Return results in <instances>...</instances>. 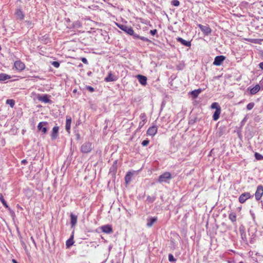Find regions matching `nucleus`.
<instances>
[{
	"label": "nucleus",
	"instance_id": "nucleus-14",
	"mask_svg": "<svg viewBox=\"0 0 263 263\" xmlns=\"http://www.w3.org/2000/svg\"><path fill=\"white\" fill-rule=\"evenodd\" d=\"M137 78L139 82V83L145 86L147 84V78L145 76L138 74L137 76Z\"/></svg>",
	"mask_w": 263,
	"mask_h": 263
},
{
	"label": "nucleus",
	"instance_id": "nucleus-26",
	"mask_svg": "<svg viewBox=\"0 0 263 263\" xmlns=\"http://www.w3.org/2000/svg\"><path fill=\"white\" fill-rule=\"evenodd\" d=\"M246 41L255 43V44H261V42L263 41V39H246Z\"/></svg>",
	"mask_w": 263,
	"mask_h": 263
},
{
	"label": "nucleus",
	"instance_id": "nucleus-16",
	"mask_svg": "<svg viewBox=\"0 0 263 263\" xmlns=\"http://www.w3.org/2000/svg\"><path fill=\"white\" fill-rule=\"evenodd\" d=\"M59 127L54 126L52 130L51 138L52 140L55 139L58 136Z\"/></svg>",
	"mask_w": 263,
	"mask_h": 263
},
{
	"label": "nucleus",
	"instance_id": "nucleus-42",
	"mask_svg": "<svg viewBox=\"0 0 263 263\" xmlns=\"http://www.w3.org/2000/svg\"><path fill=\"white\" fill-rule=\"evenodd\" d=\"M86 88L87 90H88L90 92H93L94 91V88L90 86H87Z\"/></svg>",
	"mask_w": 263,
	"mask_h": 263
},
{
	"label": "nucleus",
	"instance_id": "nucleus-19",
	"mask_svg": "<svg viewBox=\"0 0 263 263\" xmlns=\"http://www.w3.org/2000/svg\"><path fill=\"white\" fill-rule=\"evenodd\" d=\"M157 217H151L147 219V226L148 227H151L157 221Z\"/></svg>",
	"mask_w": 263,
	"mask_h": 263
},
{
	"label": "nucleus",
	"instance_id": "nucleus-8",
	"mask_svg": "<svg viewBox=\"0 0 263 263\" xmlns=\"http://www.w3.org/2000/svg\"><path fill=\"white\" fill-rule=\"evenodd\" d=\"M157 126L156 125H153L148 128L146 134L148 136H154L157 134Z\"/></svg>",
	"mask_w": 263,
	"mask_h": 263
},
{
	"label": "nucleus",
	"instance_id": "nucleus-40",
	"mask_svg": "<svg viewBox=\"0 0 263 263\" xmlns=\"http://www.w3.org/2000/svg\"><path fill=\"white\" fill-rule=\"evenodd\" d=\"M52 65L55 68H58L60 66V63L57 61L53 62Z\"/></svg>",
	"mask_w": 263,
	"mask_h": 263
},
{
	"label": "nucleus",
	"instance_id": "nucleus-34",
	"mask_svg": "<svg viewBox=\"0 0 263 263\" xmlns=\"http://www.w3.org/2000/svg\"><path fill=\"white\" fill-rule=\"evenodd\" d=\"M155 199H156V197L155 196H148L146 198V201L148 203H152V202H154Z\"/></svg>",
	"mask_w": 263,
	"mask_h": 263
},
{
	"label": "nucleus",
	"instance_id": "nucleus-11",
	"mask_svg": "<svg viewBox=\"0 0 263 263\" xmlns=\"http://www.w3.org/2000/svg\"><path fill=\"white\" fill-rule=\"evenodd\" d=\"M100 228L102 231L104 233L110 234L112 232V228L111 225H104L102 226Z\"/></svg>",
	"mask_w": 263,
	"mask_h": 263
},
{
	"label": "nucleus",
	"instance_id": "nucleus-37",
	"mask_svg": "<svg viewBox=\"0 0 263 263\" xmlns=\"http://www.w3.org/2000/svg\"><path fill=\"white\" fill-rule=\"evenodd\" d=\"M254 103L253 102H251L247 105V108L248 110H250L252 109L254 107Z\"/></svg>",
	"mask_w": 263,
	"mask_h": 263
},
{
	"label": "nucleus",
	"instance_id": "nucleus-17",
	"mask_svg": "<svg viewBox=\"0 0 263 263\" xmlns=\"http://www.w3.org/2000/svg\"><path fill=\"white\" fill-rule=\"evenodd\" d=\"M16 18L20 20H23L24 18L23 12L21 9H17L15 12Z\"/></svg>",
	"mask_w": 263,
	"mask_h": 263
},
{
	"label": "nucleus",
	"instance_id": "nucleus-20",
	"mask_svg": "<svg viewBox=\"0 0 263 263\" xmlns=\"http://www.w3.org/2000/svg\"><path fill=\"white\" fill-rule=\"evenodd\" d=\"M220 114H221V109H219L218 108L217 109H216L215 111V112L213 115V120L217 121L219 118Z\"/></svg>",
	"mask_w": 263,
	"mask_h": 263
},
{
	"label": "nucleus",
	"instance_id": "nucleus-30",
	"mask_svg": "<svg viewBox=\"0 0 263 263\" xmlns=\"http://www.w3.org/2000/svg\"><path fill=\"white\" fill-rule=\"evenodd\" d=\"M0 201L2 202V203H3V205L7 209H9V207L8 206V205L7 204V202H6V201L5 200L4 198V197L2 195V194H0Z\"/></svg>",
	"mask_w": 263,
	"mask_h": 263
},
{
	"label": "nucleus",
	"instance_id": "nucleus-38",
	"mask_svg": "<svg viewBox=\"0 0 263 263\" xmlns=\"http://www.w3.org/2000/svg\"><path fill=\"white\" fill-rule=\"evenodd\" d=\"M171 4L176 7L180 5V2L178 0H173L171 2Z\"/></svg>",
	"mask_w": 263,
	"mask_h": 263
},
{
	"label": "nucleus",
	"instance_id": "nucleus-6",
	"mask_svg": "<svg viewBox=\"0 0 263 263\" xmlns=\"http://www.w3.org/2000/svg\"><path fill=\"white\" fill-rule=\"evenodd\" d=\"M251 197V195L249 192H246L241 194L239 197V201L241 203H243L245 201L250 198Z\"/></svg>",
	"mask_w": 263,
	"mask_h": 263
},
{
	"label": "nucleus",
	"instance_id": "nucleus-13",
	"mask_svg": "<svg viewBox=\"0 0 263 263\" xmlns=\"http://www.w3.org/2000/svg\"><path fill=\"white\" fill-rule=\"evenodd\" d=\"M82 24L79 21H77L72 23L71 25H68V28L70 29H77L81 27Z\"/></svg>",
	"mask_w": 263,
	"mask_h": 263
},
{
	"label": "nucleus",
	"instance_id": "nucleus-2",
	"mask_svg": "<svg viewBox=\"0 0 263 263\" xmlns=\"http://www.w3.org/2000/svg\"><path fill=\"white\" fill-rule=\"evenodd\" d=\"M172 179V175L170 173L166 172L161 174L158 179V181L160 183L166 182L167 180Z\"/></svg>",
	"mask_w": 263,
	"mask_h": 263
},
{
	"label": "nucleus",
	"instance_id": "nucleus-21",
	"mask_svg": "<svg viewBox=\"0 0 263 263\" xmlns=\"http://www.w3.org/2000/svg\"><path fill=\"white\" fill-rule=\"evenodd\" d=\"M260 89V87L259 85L256 84L254 87L251 89L250 93L251 95H255L259 91Z\"/></svg>",
	"mask_w": 263,
	"mask_h": 263
},
{
	"label": "nucleus",
	"instance_id": "nucleus-28",
	"mask_svg": "<svg viewBox=\"0 0 263 263\" xmlns=\"http://www.w3.org/2000/svg\"><path fill=\"white\" fill-rule=\"evenodd\" d=\"M115 80H116V79L114 78V76L112 74V73L111 72H109L108 73L107 77H106L105 78V81L106 82H112V81H114Z\"/></svg>",
	"mask_w": 263,
	"mask_h": 263
},
{
	"label": "nucleus",
	"instance_id": "nucleus-33",
	"mask_svg": "<svg viewBox=\"0 0 263 263\" xmlns=\"http://www.w3.org/2000/svg\"><path fill=\"white\" fill-rule=\"evenodd\" d=\"M211 108L217 109L218 108L221 109L220 105L217 102L213 103L211 106Z\"/></svg>",
	"mask_w": 263,
	"mask_h": 263
},
{
	"label": "nucleus",
	"instance_id": "nucleus-50",
	"mask_svg": "<svg viewBox=\"0 0 263 263\" xmlns=\"http://www.w3.org/2000/svg\"><path fill=\"white\" fill-rule=\"evenodd\" d=\"M31 240H32L33 241H34V239H33V237H31Z\"/></svg>",
	"mask_w": 263,
	"mask_h": 263
},
{
	"label": "nucleus",
	"instance_id": "nucleus-23",
	"mask_svg": "<svg viewBox=\"0 0 263 263\" xmlns=\"http://www.w3.org/2000/svg\"><path fill=\"white\" fill-rule=\"evenodd\" d=\"M201 91L202 89L201 88H199L192 91L191 92V94L193 96L194 98H196Z\"/></svg>",
	"mask_w": 263,
	"mask_h": 263
},
{
	"label": "nucleus",
	"instance_id": "nucleus-1",
	"mask_svg": "<svg viewBox=\"0 0 263 263\" xmlns=\"http://www.w3.org/2000/svg\"><path fill=\"white\" fill-rule=\"evenodd\" d=\"M116 25L120 29L126 32L127 34L133 36L135 35L134 31L132 27L123 24H116Z\"/></svg>",
	"mask_w": 263,
	"mask_h": 263
},
{
	"label": "nucleus",
	"instance_id": "nucleus-31",
	"mask_svg": "<svg viewBox=\"0 0 263 263\" xmlns=\"http://www.w3.org/2000/svg\"><path fill=\"white\" fill-rule=\"evenodd\" d=\"M134 37H135V38L140 39V40H142L143 41H146V42H150L151 41L149 39H148L147 38H146L145 37L140 36L139 35H137V34L134 35Z\"/></svg>",
	"mask_w": 263,
	"mask_h": 263
},
{
	"label": "nucleus",
	"instance_id": "nucleus-47",
	"mask_svg": "<svg viewBox=\"0 0 263 263\" xmlns=\"http://www.w3.org/2000/svg\"><path fill=\"white\" fill-rule=\"evenodd\" d=\"M259 67L260 68L263 70V62L259 63Z\"/></svg>",
	"mask_w": 263,
	"mask_h": 263
},
{
	"label": "nucleus",
	"instance_id": "nucleus-10",
	"mask_svg": "<svg viewBox=\"0 0 263 263\" xmlns=\"http://www.w3.org/2000/svg\"><path fill=\"white\" fill-rule=\"evenodd\" d=\"M14 67L16 70L19 71L23 70L25 68V65L24 63L21 61H16L14 64Z\"/></svg>",
	"mask_w": 263,
	"mask_h": 263
},
{
	"label": "nucleus",
	"instance_id": "nucleus-7",
	"mask_svg": "<svg viewBox=\"0 0 263 263\" xmlns=\"http://www.w3.org/2000/svg\"><path fill=\"white\" fill-rule=\"evenodd\" d=\"M198 26L205 35H209L212 32V30L209 26H204L201 24H198Z\"/></svg>",
	"mask_w": 263,
	"mask_h": 263
},
{
	"label": "nucleus",
	"instance_id": "nucleus-3",
	"mask_svg": "<svg viewBox=\"0 0 263 263\" xmlns=\"http://www.w3.org/2000/svg\"><path fill=\"white\" fill-rule=\"evenodd\" d=\"M92 144L90 142L84 143L81 146V151L83 153H88L92 150Z\"/></svg>",
	"mask_w": 263,
	"mask_h": 263
},
{
	"label": "nucleus",
	"instance_id": "nucleus-27",
	"mask_svg": "<svg viewBox=\"0 0 263 263\" xmlns=\"http://www.w3.org/2000/svg\"><path fill=\"white\" fill-rule=\"evenodd\" d=\"M73 236L72 235L71 237L68 239L66 242V246L67 248H70L71 246L73 245L74 241H73Z\"/></svg>",
	"mask_w": 263,
	"mask_h": 263
},
{
	"label": "nucleus",
	"instance_id": "nucleus-22",
	"mask_svg": "<svg viewBox=\"0 0 263 263\" xmlns=\"http://www.w3.org/2000/svg\"><path fill=\"white\" fill-rule=\"evenodd\" d=\"M177 40L178 42L181 43L182 45H185L187 47H190L191 45V43L190 42L186 41L181 37H178V38H177Z\"/></svg>",
	"mask_w": 263,
	"mask_h": 263
},
{
	"label": "nucleus",
	"instance_id": "nucleus-45",
	"mask_svg": "<svg viewBox=\"0 0 263 263\" xmlns=\"http://www.w3.org/2000/svg\"><path fill=\"white\" fill-rule=\"evenodd\" d=\"M157 30L156 29H154V30H151L150 31V33H151L152 35H154L156 34V33H157Z\"/></svg>",
	"mask_w": 263,
	"mask_h": 263
},
{
	"label": "nucleus",
	"instance_id": "nucleus-4",
	"mask_svg": "<svg viewBox=\"0 0 263 263\" xmlns=\"http://www.w3.org/2000/svg\"><path fill=\"white\" fill-rule=\"evenodd\" d=\"M263 195V186L259 185L257 186L256 191L255 193V199L257 200H259L261 199Z\"/></svg>",
	"mask_w": 263,
	"mask_h": 263
},
{
	"label": "nucleus",
	"instance_id": "nucleus-39",
	"mask_svg": "<svg viewBox=\"0 0 263 263\" xmlns=\"http://www.w3.org/2000/svg\"><path fill=\"white\" fill-rule=\"evenodd\" d=\"M168 260L170 262L175 261L176 259L174 258V256L172 254L168 255Z\"/></svg>",
	"mask_w": 263,
	"mask_h": 263
},
{
	"label": "nucleus",
	"instance_id": "nucleus-9",
	"mask_svg": "<svg viewBox=\"0 0 263 263\" xmlns=\"http://www.w3.org/2000/svg\"><path fill=\"white\" fill-rule=\"evenodd\" d=\"M226 59V57L223 55H219L215 57L213 64L216 66H220Z\"/></svg>",
	"mask_w": 263,
	"mask_h": 263
},
{
	"label": "nucleus",
	"instance_id": "nucleus-44",
	"mask_svg": "<svg viewBox=\"0 0 263 263\" xmlns=\"http://www.w3.org/2000/svg\"><path fill=\"white\" fill-rule=\"evenodd\" d=\"M145 123L146 122L140 121L139 123V128H142L144 126V125L145 124Z\"/></svg>",
	"mask_w": 263,
	"mask_h": 263
},
{
	"label": "nucleus",
	"instance_id": "nucleus-29",
	"mask_svg": "<svg viewBox=\"0 0 263 263\" xmlns=\"http://www.w3.org/2000/svg\"><path fill=\"white\" fill-rule=\"evenodd\" d=\"M11 77L8 74L5 73H0V81H3L10 79Z\"/></svg>",
	"mask_w": 263,
	"mask_h": 263
},
{
	"label": "nucleus",
	"instance_id": "nucleus-35",
	"mask_svg": "<svg viewBox=\"0 0 263 263\" xmlns=\"http://www.w3.org/2000/svg\"><path fill=\"white\" fill-rule=\"evenodd\" d=\"M140 118L142 122H146L147 120V118L146 114L145 113H142L140 115Z\"/></svg>",
	"mask_w": 263,
	"mask_h": 263
},
{
	"label": "nucleus",
	"instance_id": "nucleus-49",
	"mask_svg": "<svg viewBox=\"0 0 263 263\" xmlns=\"http://www.w3.org/2000/svg\"><path fill=\"white\" fill-rule=\"evenodd\" d=\"M77 89H74V90H73V92L76 93V92H77Z\"/></svg>",
	"mask_w": 263,
	"mask_h": 263
},
{
	"label": "nucleus",
	"instance_id": "nucleus-25",
	"mask_svg": "<svg viewBox=\"0 0 263 263\" xmlns=\"http://www.w3.org/2000/svg\"><path fill=\"white\" fill-rule=\"evenodd\" d=\"M229 219L232 222H234L236 221L237 216L235 212H231L229 215Z\"/></svg>",
	"mask_w": 263,
	"mask_h": 263
},
{
	"label": "nucleus",
	"instance_id": "nucleus-48",
	"mask_svg": "<svg viewBox=\"0 0 263 263\" xmlns=\"http://www.w3.org/2000/svg\"><path fill=\"white\" fill-rule=\"evenodd\" d=\"M12 262L13 263H18V262H17V261H16L15 259H13L12 260Z\"/></svg>",
	"mask_w": 263,
	"mask_h": 263
},
{
	"label": "nucleus",
	"instance_id": "nucleus-36",
	"mask_svg": "<svg viewBox=\"0 0 263 263\" xmlns=\"http://www.w3.org/2000/svg\"><path fill=\"white\" fill-rule=\"evenodd\" d=\"M254 155H255V158L257 160H263V156H262L259 153H255Z\"/></svg>",
	"mask_w": 263,
	"mask_h": 263
},
{
	"label": "nucleus",
	"instance_id": "nucleus-15",
	"mask_svg": "<svg viewBox=\"0 0 263 263\" xmlns=\"http://www.w3.org/2000/svg\"><path fill=\"white\" fill-rule=\"evenodd\" d=\"M71 118L69 116H67L66 120L65 129L68 133H70V128H71Z\"/></svg>",
	"mask_w": 263,
	"mask_h": 263
},
{
	"label": "nucleus",
	"instance_id": "nucleus-32",
	"mask_svg": "<svg viewBox=\"0 0 263 263\" xmlns=\"http://www.w3.org/2000/svg\"><path fill=\"white\" fill-rule=\"evenodd\" d=\"M6 103L9 104L11 107H13L15 104V101L13 99H8L6 101Z\"/></svg>",
	"mask_w": 263,
	"mask_h": 263
},
{
	"label": "nucleus",
	"instance_id": "nucleus-43",
	"mask_svg": "<svg viewBox=\"0 0 263 263\" xmlns=\"http://www.w3.org/2000/svg\"><path fill=\"white\" fill-rule=\"evenodd\" d=\"M81 61L82 62L85 64H88V61H87V60L85 58H81Z\"/></svg>",
	"mask_w": 263,
	"mask_h": 263
},
{
	"label": "nucleus",
	"instance_id": "nucleus-24",
	"mask_svg": "<svg viewBox=\"0 0 263 263\" xmlns=\"http://www.w3.org/2000/svg\"><path fill=\"white\" fill-rule=\"evenodd\" d=\"M133 175V173L130 172H128L125 177V181L126 184H129L131 181V177Z\"/></svg>",
	"mask_w": 263,
	"mask_h": 263
},
{
	"label": "nucleus",
	"instance_id": "nucleus-41",
	"mask_svg": "<svg viewBox=\"0 0 263 263\" xmlns=\"http://www.w3.org/2000/svg\"><path fill=\"white\" fill-rule=\"evenodd\" d=\"M149 141L148 140H144L142 142V145L143 146H147L149 144Z\"/></svg>",
	"mask_w": 263,
	"mask_h": 263
},
{
	"label": "nucleus",
	"instance_id": "nucleus-5",
	"mask_svg": "<svg viewBox=\"0 0 263 263\" xmlns=\"http://www.w3.org/2000/svg\"><path fill=\"white\" fill-rule=\"evenodd\" d=\"M50 97V96L48 95H44L42 96L40 95H37L36 97L37 99L39 101L46 103H50L51 102V100L49 99Z\"/></svg>",
	"mask_w": 263,
	"mask_h": 263
},
{
	"label": "nucleus",
	"instance_id": "nucleus-46",
	"mask_svg": "<svg viewBox=\"0 0 263 263\" xmlns=\"http://www.w3.org/2000/svg\"><path fill=\"white\" fill-rule=\"evenodd\" d=\"M27 163V161L26 159H23L21 161V163L23 164H25Z\"/></svg>",
	"mask_w": 263,
	"mask_h": 263
},
{
	"label": "nucleus",
	"instance_id": "nucleus-18",
	"mask_svg": "<svg viewBox=\"0 0 263 263\" xmlns=\"http://www.w3.org/2000/svg\"><path fill=\"white\" fill-rule=\"evenodd\" d=\"M77 219L78 217L77 215L73 214H70V222L71 224V227H74L76 226V224L77 223Z\"/></svg>",
	"mask_w": 263,
	"mask_h": 263
},
{
	"label": "nucleus",
	"instance_id": "nucleus-12",
	"mask_svg": "<svg viewBox=\"0 0 263 263\" xmlns=\"http://www.w3.org/2000/svg\"><path fill=\"white\" fill-rule=\"evenodd\" d=\"M47 124V122H40L37 125L38 130L41 131L43 134H46L47 132V128L45 127H43V126H45Z\"/></svg>",
	"mask_w": 263,
	"mask_h": 263
}]
</instances>
